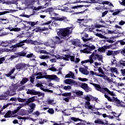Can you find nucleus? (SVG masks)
Instances as JSON below:
<instances>
[{"instance_id": "f257e3e1", "label": "nucleus", "mask_w": 125, "mask_h": 125, "mask_svg": "<svg viewBox=\"0 0 125 125\" xmlns=\"http://www.w3.org/2000/svg\"><path fill=\"white\" fill-rule=\"evenodd\" d=\"M74 30V27H70L65 28H60L58 32V36L60 37L61 39L67 40L69 39L70 35L72 34V32Z\"/></svg>"}, {"instance_id": "f03ea898", "label": "nucleus", "mask_w": 125, "mask_h": 125, "mask_svg": "<svg viewBox=\"0 0 125 125\" xmlns=\"http://www.w3.org/2000/svg\"><path fill=\"white\" fill-rule=\"evenodd\" d=\"M103 59V58L102 57V55H98L97 54H95V53H93L90 56H89V59L84 60L82 62H81V64L86 68V69H87L88 68V66H85V63H90V64H92L93 62H94V60H98L99 61H101V62H103V61L102 60Z\"/></svg>"}, {"instance_id": "7ed1b4c3", "label": "nucleus", "mask_w": 125, "mask_h": 125, "mask_svg": "<svg viewBox=\"0 0 125 125\" xmlns=\"http://www.w3.org/2000/svg\"><path fill=\"white\" fill-rule=\"evenodd\" d=\"M27 40H23L22 41H21L20 42L17 43L15 45H12L11 47H10V49H9V51H11L12 52H14V51H16V48L17 47H22L23 49V50H26L27 48H28V47L25 45V42H26Z\"/></svg>"}, {"instance_id": "20e7f679", "label": "nucleus", "mask_w": 125, "mask_h": 125, "mask_svg": "<svg viewBox=\"0 0 125 125\" xmlns=\"http://www.w3.org/2000/svg\"><path fill=\"white\" fill-rule=\"evenodd\" d=\"M83 98L87 101L85 104V109L91 110V111H96V110H97V108H95V103L93 104H90V102H89V101H90V97H89V96H84Z\"/></svg>"}, {"instance_id": "39448f33", "label": "nucleus", "mask_w": 125, "mask_h": 125, "mask_svg": "<svg viewBox=\"0 0 125 125\" xmlns=\"http://www.w3.org/2000/svg\"><path fill=\"white\" fill-rule=\"evenodd\" d=\"M51 22H52L51 21H48L47 22L44 23V26L43 28L39 27L34 28L32 31L36 33H41V32L43 31H48V30L51 29V26L49 25V24H51Z\"/></svg>"}, {"instance_id": "423d86ee", "label": "nucleus", "mask_w": 125, "mask_h": 125, "mask_svg": "<svg viewBox=\"0 0 125 125\" xmlns=\"http://www.w3.org/2000/svg\"><path fill=\"white\" fill-rule=\"evenodd\" d=\"M50 15L52 17V19H55V21H64V22H69V20L66 17H57L59 14L53 12Z\"/></svg>"}, {"instance_id": "0eeeda50", "label": "nucleus", "mask_w": 125, "mask_h": 125, "mask_svg": "<svg viewBox=\"0 0 125 125\" xmlns=\"http://www.w3.org/2000/svg\"><path fill=\"white\" fill-rule=\"evenodd\" d=\"M43 0V3L44 5L42 6H39L38 7H34L33 8V11L34 10H40V9H43L44 8H46L47 6H49V5H51V1L52 0Z\"/></svg>"}, {"instance_id": "6e6552de", "label": "nucleus", "mask_w": 125, "mask_h": 125, "mask_svg": "<svg viewBox=\"0 0 125 125\" xmlns=\"http://www.w3.org/2000/svg\"><path fill=\"white\" fill-rule=\"evenodd\" d=\"M16 70L20 71L21 70L26 71L27 70V67L28 65L25 63H18L15 66Z\"/></svg>"}, {"instance_id": "1a4fd4ad", "label": "nucleus", "mask_w": 125, "mask_h": 125, "mask_svg": "<svg viewBox=\"0 0 125 125\" xmlns=\"http://www.w3.org/2000/svg\"><path fill=\"white\" fill-rule=\"evenodd\" d=\"M44 45L46 46H49L51 48H54V49L56 48V43L51 39L48 40L47 42H44Z\"/></svg>"}, {"instance_id": "9d476101", "label": "nucleus", "mask_w": 125, "mask_h": 125, "mask_svg": "<svg viewBox=\"0 0 125 125\" xmlns=\"http://www.w3.org/2000/svg\"><path fill=\"white\" fill-rule=\"evenodd\" d=\"M13 114V111H8L4 115V118H17L19 120H22V117Z\"/></svg>"}, {"instance_id": "9b49d317", "label": "nucleus", "mask_w": 125, "mask_h": 125, "mask_svg": "<svg viewBox=\"0 0 125 125\" xmlns=\"http://www.w3.org/2000/svg\"><path fill=\"white\" fill-rule=\"evenodd\" d=\"M82 39L84 42H86V44L83 45V46H84V47H86V46H89V44H90V42H93V38L91 36L90 37V38L87 39L84 38V37H82Z\"/></svg>"}, {"instance_id": "f8f14e48", "label": "nucleus", "mask_w": 125, "mask_h": 125, "mask_svg": "<svg viewBox=\"0 0 125 125\" xmlns=\"http://www.w3.org/2000/svg\"><path fill=\"white\" fill-rule=\"evenodd\" d=\"M104 97L107 98L108 101H109V102H116V103L117 104H120V103H121V102L119 99H118V98L117 97H112L111 98L110 96L106 94H104Z\"/></svg>"}, {"instance_id": "ddd939ff", "label": "nucleus", "mask_w": 125, "mask_h": 125, "mask_svg": "<svg viewBox=\"0 0 125 125\" xmlns=\"http://www.w3.org/2000/svg\"><path fill=\"white\" fill-rule=\"evenodd\" d=\"M89 83L90 84H92V85H93L95 88V89H96V90H98V91H100L102 93H104V94L105 93V90H106V87L105 88L101 87L100 85L97 84L96 83Z\"/></svg>"}, {"instance_id": "4468645a", "label": "nucleus", "mask_w": 125, "mask_h": 125, "mask_svg": "<svg viewBox=\"0 0 125 125\" xmlns=\"http://www.w3.org/2000/svg\"><path fill=\"white\" fill-rule=\"evenodd\" d=\"M37 84H36L35 86L37 87H40L41 90H43V91H47V92H50V93L53 92V91L51 90L44 88V87L42 85V82L37 81Z\"/></svg>"}, {"instance_id": "2eb2a0df", "label": "nucleus", "mask_w": 125, "mask_h": 125, "mask_svg": "<svg viewBox=\"0 0 125 125\" xmlns=\"http://www.w3.org/2000/svg\"><path fill=\"white\" fill-rule=\"evenodd\" d=\"M78 22L81 26V28H83V27L86 28V23H87L86 19H79L78 20Z\"/></svg>"}, {"instance_id": "dca6fc26", "label": "nucleus", "mask_w": 125, "mask_h": 125, "mask_svg": "<svg viewBox=\"0 0 125 125\" xmlns=\"http://www.w3.org/2000/svg\"><path fill=\"white\" fill-rule=\"evenodd\" d=\"M63 83H66V84H69L70 85H77L78 83L77 82L74 81V80L72 79H66L63 81Z\"/></svg>"}, {"instance_id": "f3484780", "label": "nucleus", "mask_w": 125, "mask_h": 125, "mask_svg": "<svg viewBox=\"0 0 125 125\" xmlns=\"http://www.w3.org/2000/svg\"><path fill=\"white\" fill-rule=\"evenodd\" d=\"M46 78L48 80L55 81V82H59L60 81V79H59L56 75H47Z\"/></svg>"}, {"instance_id": "a211bd4d", "label": "nucleus", "mask_w": 125, "mask_h": 125, "mask_svg": "<svg viewBox=\"0 0 125 125\" xmlns=\"http://www.w3.org/2000/svg\"><path fill=\"white\" fill-rule=\"evenodd\" d=\"M38 100V97L37 96H33L30 98H29L27 101L25 103V105H29L30 103H32V102H34V101H37Z\"/></svg>"}, {"instance_id": "6ab92c4d", "label": "nucleus", "mask_w": 125, "mask_h": 125, "mask_svg": "<svg viewBox=\"0 0 125 125\" xmlns=\"http://www.w3.org/2000/svg\"><path fill=\"white\" fill-rule=\"evenodd\" d=\"M9 91H7L5 92L3 94L0 96V100H7L8 97H7L9 94Z\"/></svg>"}, {"instance_id": "aec40b11", "label": "nucleus", "mask_w": 125, "mask_h": 125, "mask_svg": "<svg viewBox=\"0 0 125 125\" xmlns=\"http://www.w3.org/2000/svg\"><path fill=\"white\" fill-rule=\"evenodd\" d=\"M80 86L86 92H88L91 90V89L88 87V85L86 83H82L81 84Z\"/></svg>"}, {"instance_id": "412c9836", "label": "nucleus", "mask_w": 125, "mask_h": 125, "mask_svg": "<svg viewBox=\"0 0 125 125\" xmlns=\"http://www.w3.org/2000/svg\"><path fill=\"white\" fill-rule=\"evenodd\" d=\"M17 89V87H16V86H15V85H12L10 86V92H13V93L10 94V96H13L14 95H16V93L14 92H15Z\"/></svg>"}, {"instance_id": "4be33fe9", "label": "nucleus", "mask_w": 125, "mask_h": 125, "mask_svg": "<svg viewBox=\"0 0 125 125\" xmlns=\"http://www.w3.org/2000/svg\"><path fill=\"white\" fill-rule=\"evenodd\" d=\"M15 70H16L15 69V68H13L10 72L9 73L7 74H5V76H6V77H7L8 78L10 77V79L11 80H13L14 79H15V76H11V75H12V74H13V73H14V72L15 71Z\"/></svg>"}, {"instance_id": "5701e85b", "label": "nucleus", "mask_w": 125, "mask_h": 125, "mask_svg": "<svg viewBox=\"0 0 125 125\" xmlns=\"http://www.w3.org/2000/svg\"><path fill=\"white\" fill-rule=\"evenodd\" d=\"M71 42L73 45H76V46H81V41L79 39H74L71 40Z\"/></svg>"}, {"instance_id": "b1692460", "label": "nucleus", "mask_w": 125, "mask_h": 125, "mask_svg": "<svg viewBox=\"0 0 125 125\" xmlns=\"http://www.w3.org/2000/svg\"><path fill=\"white\" fill-rule=\"evenodd\" d=\"M27 94H30L31 95H38L39 92H37L34 89H28L26 92Z\"/></svg>"}, {"instance_id": "393cba45", "label": "nucleus", "mask_w": 125, "mask_h": 125, "mask_svg": "<svg viewBox=\"0 0 125 125\" xmlns=\"http://www.w3.org/2000/svg\"><path fill=\"white\" fill-rule=\"evenodd\" d=\"M79 71L82 73V74H83V75H85L86 76L89 74L88 70L83 67H80L79 68Z\"/></svg>"}, {"instance_id": "a878e982", "label": "nucleus", "mask_w": 125, "mask_h": 125, "mask_svg": "<svg viewBox=\"0 0 125 125\" xmlns=\"http://www.w3.org/2000/svg\"><path fill=\"white\" fill-rule=\"evenodd\" d=\"M68 58L71 60V61H72L73 62H75V63H79V62H80V59L78 58H77L75 60V56H74L69 55L68 56Z\"/></svg>"}, {"instance_id": "bb28decb", "label": "nucleus", "mask_w": 125, "mask_h": 125, "mask_svg": "<svg viewBox=\"0 0 125 125\" xmlns=\"http://www.w3.org/2000/svg\"><path fill=\"white\" fill-rule=\"evenodd\" d=\"M76 125H94L92 123L86 122V121L82 120L81 123L76 124Z\"/></svg>"}, {"instance_id": "cd10ccee", "label": "nucleus", "mask_w": 125, "mask_h": 125, "mask_svg": "<svg viewBox=\"0 0 125 125\" xmlns=\"http://www.w3.org/2000/svg\"><path fill=\"white\" fill-rule=\"evenodd\" d=\"M106 92L107 93H108V94H109V95H111V96H117L116 94H115V93H114V91H111L107 87H105V90L104 91V94H105V93H106Z\"/></svg>"}, {"instance_id": "c85d7f7f", "label": "nucleus", "mask_w": 125, "mask_h": 125, "mask_svg": "<svg viewBox=\"0 0 125 125\" xmlns=\"http://www.w3.org/2000/svg\"><path fill=\"white\" fill-rule=\"evenodd\" d=\"M118 54V51H108L106 53L107 56H110L112 55V57H115V55H117Z\"/></svg>"}, {"instance_id": "c756f323", "label": "nucleus", "mask_w": 125, "mask_h": 125, "mask_svg": "<svg viewBox=\"0 0 125 125\" xmlns=\"http://www.w3.org/2000/svg\"><path fill=\"white\" fill-rule=\"evenodd\" d=\"M25 57H27V58H31L32 61H36V56L33 53H30V54H27Z\"/></svg>"}, {"instance_id": "7c9ffc66", "label": "nucleus", "mask_w": 125, "mask_h": 125, "mask_svg": "<svg viewBox=\"0 0 125 125\" xmlns=\"http://www.w3.org/2000/svg\"><path fill=\"white\" fill-rule=\"evenodd\" d=\"M80 52H81V53H91V52L90 51L88 46H86V48L84 49L81 50Z\"/></svg>"}, {"instance_id": "2f4dec72", "label": "nucleus", "mask_w": 125, "mask_h": 125, "mask_svg": "<svg viewBox=\"0 0 125 125\" xmlns=\"http://www.w3.org/2000/svg\"><path fill=\"white\" fill-rule=\"evenodd\" d=\"M25 105H26L25 104H20V105L19 106H18L17 109L13 111V114H16V113H17V112H18V111H19V110L20 109H21V108H22V107H24V106H25Z\"/></svg>"}, {"instance_id": "473e14b6", "label": "nucleus", "mask_w": 125, "mask_h": 125, "mask_svg": "<svg viewBox=\"0 0 125 125\" xmlns=\"http://www.w3.org/2000/svg\"><path fill=\"white\" fill-rule=\"evenodd\" d=\"M92 3H99L100 4H105V1H100L99 0H91Z\"/></svg>"}, {"instance_id": "72a5a7b5", "label": "nucleus", "mask_w": 125, "mask_h": 125, "mask_svg": "<svg viewBox=\"0 0 125 125\" xmlns=\"http://www.w3.org/2000/svg\"><path fill=\"white\" fill-rule=\"evenodd\" d=\"M65 78H71V79H75V74L72 71H69V73L67 74Z\"/></svg>"}, {"instance_id": "f704fd0d", "label": "nucleus", "mask_w": 125, "mask_h": 125, "mask_svg": "<svg viewBox=\"0 0 125 125\" xmlns=\"http://www.w3.org/2000/svg\"><path fill=\"white\" fill-rule=\"evenodd\" d=\"M125 10L123 9H116L114 12L112 13V15H118V14H120V12H123Z\"/></svg>"}, {"instance_id": "c9c22d12", "label": "nucleus", "mask_w": 125, "mask_h": 125, "mask_svg": "<svg viewBox=\"0 0 125 125\" xmlns=\"http://www.w3.org/2000/svg\"><path fill=\"white\" fill-rule=\"evenodd\" d=\"M110 72H111V73H115V74H116V75H119V72L118 71V68H116V67H111L110 69Z\"/></svg>"}, {"instance_id": "e433bc0d", "label": "nucleus", "mask_w": 125, "mask_h": 125, "mask_svg": "<svg viewBox=\"0 0 125 125\" xmlns=\"http://www.w3.org/2000/svg\"><path fill=\"white\" fill-rule=\"evenodd\" d=\"M54 39V42L56 43H61V39H60V38L56 36L53 38Z\"/></svg>"}, {"instance_id": "4c0bfd02", "label": "nucleus", "mask_w": 125, "mask_h": 125, "mask_svg": "<svg viewBox=\"0 0 125 125\" xmlns=\"http://www.w3.org/2000/svg\"><path fill=\"white\" fill-rule=\"evenodd\" d=\"M117 60H116V58L113 57V58L111 60V64L110 66H114V65H116L117 66Z\"/></svg>"}, {"instance_id": "58836bf2", "label": "nucleus", "mask_w": 125, "mask_h": 125, "mask_svg": "<svg viewBox=\"0 0 125 125\" xmlns=\"http://www.w3.org/2000/svg\"><path fill=\"white\" fill-rule=\"evenodd\" d=\"M35 76H37L36 77V80H39L40 79L43 78V76H42V72L37 73Z\"/></svg>"}, {"instance_id": "ea45409f", "label": "nucleus", "mask_w": 125, "mask_h": 125, "mask_svg": "<svg viewBox=\"0 0 125 125\" xmlns=\"http://www.w3.org/2000/svg\"><path fill=\"white\" fill-rule=\"evenodd\" d=\"M106 81H107L108 83H116V80L113 79L112 78H110L109 77H106Z\"/></svg>"}, {"instance_id": "a19ab883", "label": "nucleus", "mask_w": 125, "mask_h": 125, "mask_svg": "<svg viewBox=\"0 0 125 125\" xmlns=\"http://www.w3.org/2000/svg\"><path fill=\"white\" fill-rule=\"evenodd\" d=\"M106 42H109L110 43H113V42H116V39H115L114 37H111L107 39Z\"/></svg>"}, {"instance_id": "79ce46f5", "label": "nucleus", "mask_w": 125, "mask_h": 125, "mask_svg": "<svg viewBox=\"0 0 125 125\" xmlns=\"http://www.w3.org/2000/svg\"><path fill=\"white\" fill-rule=\"evenodd\" d=\"M29 81V79L27 78H22V79L21 81L20 82V83L21 84H25L27 82Z\"/></svg>"}, {"instance_id": "37998d69", "label": "nucleus", "mask_w": 125, "mask_h": 125, "mask_svg": "<svg viewBox=\"0 0 125 125\" xmlns=\"http://www.w3.org/2000/svg\"><path fill=\"white\" fill-rule=\"evenodd\" d=\"M9 43L8 42V41H2L1 42V44L0 45L1 46H4V47H6L8 45H9Z\"/></svg>"}, {"instance_id": "c03bdc74", "label": "nucleus", "mask_w": 125, "mask_h": 125, "mask_svg": "<svg viewBox=\"0 0 125 125\" xmlns=\"http://www.w3.org/2000/svg\"><path fill=\"white\" fill-rule=\"evenodd\" d=\"M50 56L48 55H41L39 56V58H40V59H49Z\"/></svg>"}, {"instance_id": "a18cd8bd", "label": "nucleus", "mask_w": 125, "mask_h": 125, "mask_svg": "<svg viewBox=\"0 0 125 125\" xmlns=\"http://www.w3.org/2000/svg\"><path fill=\"white\" fill-rule=\"evenodd\" d=\"M35 1L36 0H27L26 1V5H31V4H33Z\"/></svg>"}, {"instance_id": "49530a36", "label": "nucleus", "mask_w": 125, "mask_h": 125, "mask_svg": "<svg viewBox=\"0 0 125 125\" xmlns=\"http://www.w3.org/2000/svg\"><path fill=\"white\" fill-rule=\"evenodd\" d=\"M43 48L41 46H37L35 47L34 49L35 51H36V52H38V53H39V52H40L41 49H42Z\"/></svg>"}, {"instance_id": "de8ad7c7", "label": "nucleus", "mask_w": 125, "mask_h": 125, "mask_svg": "<svg viewBox=\"0 0 125 125\" xmlns=\"http://www.w3.org/2000/svg\"><path fill=\"white\" fill-rule=\"evenodd\" d=\"M95 124H98V125H103L104 122L101 119H97L94 121Z\"/></svg>"}, {"instance_id": "09e8293b", "label": "nucleus", "mask_w": 125, "mask_h": 125, "mask_svg": "<svg viewBox=\"0 0 125 125\" xmlns=\"http://www.w3.org/2000/svg\"><path fill=\"white\" fill-rule=\"evenodd\" d=\"M18 56H26L27 55V52L22 51L19 53H18Z\"/></svg>"}, {"instance_id": "8fccbe9b", "label": "nucleus", "mask_w": 125, "mask_h": 125, "mask_svg": "<svg viewBox=\"0 0 125 125\" xmlns=\"http://www.w3.org/2000/svg\"><path fill=\"white\" fill-rule=\"evenodd\" d=\"M14 10H8V11H4L3 12H0V15H3L4 14H6V13H9L14 12Z\"/></svg>"}, {"instance_id": "3c124183", "label": "nucleus", "mask_w": 125, "mask_h": 125, "mask_svg": "<svg viewBox=\"0 0 125 125\" xmlns=\"http://www.w3.org/2000/svg\"><path fill=\"white\" fill-rule=\"evenodd\" d=\"M119 67H125V61L121 60L119 62Z\"/></svg>"}, {"instance_id": "603ef678", "label": "nucleus", "mask_w": 125, "mask_h": 125, "mask_svg": "<svg viewBox=\"0 0 125 125\" xmlns=\"http://www.w3.org/2000/svg\"><path fill=\"white\" fill-rule=\"evenodd\" d=\"M83 113H84L85 114H95V115H99L100 113L98 111H94V112H83V110H82Z\"/></svg>"}, {"instance_id": "864d4df0", "label": "nucleus", "mask_w": 125, "mask_h": 125, "mask_svg": "<svg viewBox=\"0 0 125 125\" xmlns=\"http://www.w3.org/2000/svg\"><path fill=\"white\" fill-rule=\"evenodd\" d=\"M46 102L48 104H50L51 105H53V104H55V103H54V101L53 100H50L49 99L47 100Z\"/></svg>"}, {"instance_id": "5fc2aeb1", "label": "nucleus", "mask_w": 125, "mask_h": 125, "mask_svg": "<svg viewBox=\"0 0 125 125\" xmlns=\"http://www.w3.org/2000/svg\"><path fill=\"white\" fill-rule=\"evenodd\" d=\"M33 116H34V117H35V118H38V117H39V116H40V115H41V113H40V112L37 111L34 112L33 113Z\"/></svg>"}, {"instance_id": "6e6d98bb", "label": "nucleus", "mask_w": 125, "mask_h": 125, "mask_svg": "<svg viewBox=\"0 0 125 125\" xmlns=\"http://www.w3.org/2000/svg\"><path fill=\"white\" fill-rule=\"evenodd\" d=\"M125 39L122 40H119L118 41V43H120V45H125Z\"/></svg>"}, {"instance_id": "4d7b16f0", "label": "nucleus", "mask_w": 125, "mask_h": 125, "mask_svg": "<svg viewBox=\"0 0 125 125\" xmlns=\"http://www.w3.org/2000/svg\"><path fill=\"white\" fill-rule=\"evenodd\" d=\"M27 24H29V25H31L32 27H34V26H35V25H37V22H35V21H27Z\"/></svg>"}, {"instance_id": "13d9d810", "label": "nucleus", "mask_w": 125, "mask_h": 125, "mask_svg": "<svg viewBox=\"0 0 125 125\" xmlns=\"http://www.w3.org/2000/svg\"><path fill=\"white\" fill-rule=\"evenodd\" d=\"M29 106L31 109H33V110H34L35 108H36V104L31 103L29 104Z\"/></svg>"}, {"instance_id": "bf43d9fd", "label": "nucleus", "mask_w": 125, "mask_h": 125, "mask_svg": "<svg viewBox=\"0 0 125 125\" xmlns=\"http://www.w3.org/2000/svg\"><path fill=\"white\" fill-rule=\"evenodd\" d=\"M30 82L31 83H34V82H35V75H32L30 77Z\"/></svg>"}, {"instance_id": "052dcab7", "label": "nucleus", "mask_w": 125, "mask_h": 125, "mask_svg": "<svg viewBox=\"0 0 125 125\" xmlns=\"http://www.w3.org/2000/svg\"><path fill=\"white\" fill-rule=\"evenodd\" d=\"M75 93L76 95H78V96H81V95H83V91L80 90L76 91Z\"/></svg>"}, {"instance_id": "680f3d73", "label": "nucleus", "mask_w": 125, "mask_h": 125, "mask_svg": "<svg viewBox=\"0 0 125 125\" xmlns=\"http://www.w3.org/2000/svg\"><path fill=\"white\" fill-rule=\"evenodd\" d=\"M88 47L90 50V51H92V50H94L95 49V46L94 45H92L91 46H88Z\"/></svg>"}, {"instance_id": "e2e57ef3", "label": "nucleus", "mask_w": 125, "mask_h": 125, "mask_svg": "<svg viewBox=\"0 0 125 125\" xmlns=\"http://www.w3.org/2000/svg\"><path fill=\"white\" fill-rule=\"evenodd\" d=\"M71 93H64L62 94V96H64L65 97H69L71 95Z\"/></svg>"}, {"instance_id": "0e129e2a", "label": "nucleus", "mask_w": 125, "mask_h": 125, "mask_svg": "<svg viewBox=\"0 0 125 125\" xmlns=\"http://www.w3.org/2000/svg\"><path fill=\"white\" fill-rule=\"evenodd\" d=\"M47 10L50 15L53 13V12H54V9L52 7L47 9Z\"/></svg>"}, {"instance_id": "69168bd1", "label": "nucleus", "mask_w": 125, "mask_h": 125, "mask_svg": "<svg viewBox=\"0 0 125 125\" xmlns=\"http://www.w3.org/2000/svg\"><path fill=\"white\" fill-rule=\"evenodd\" d=\"M40 66H43V67H48L47 63L44 62H40Z\"/></svg>"}, {"instance_id": "338daca9", "label": "nucleus", "mask_w": 125, "mask_h": 125, "mask_svg": "<svg viewBox=\"0 0 125 125\" xmlns=\"http://www.w3.org/2000/svg\"><path fill=\"white\" fill-rule=\"evenodd\" d=\"M119 2L120 3L121 5L125 6V0H119Z\"/></svg>"}, {"instance_id": "774afa93", "label": "nucleus", "mask_w": 125, "mask_h": 125, "mask_svg": "<svg viewBox=\"0 0 125 125\" xmlns=\"http://www.w3.org/2000/svg\"><path fill=\"white\" fill-rule=\"evenodd\" d=\"M56 58H57V59H64V57H63L62 56H60L59 55H56L55 56Z\"/></svg>"}]
</instances>
